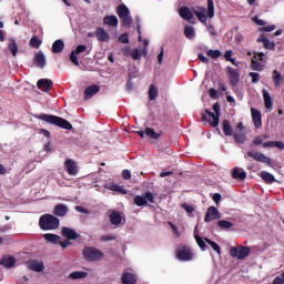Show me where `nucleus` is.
<instances>
[{"instance_id": "19", "label": "nucleus", "mask_w": 284, "mask_h": 284, "mask_svg": "<svg viewBox=\"0 0 284 284\" xmlns=\"http://www.w3.org/2000/svg\"><path fill=\"white\" fill-rule=\"evenodd\" d=\"M104 187L106 190H110L111 192H119L120 194H128V191L123 186H121L114 182L104 184Z\"/></svg>"}, {"instance_id": "41", "label": "nucleus", "mask_w": 284, "mask_h": 284, "mask_svg": "<svg viewBox=\"0 0 284 284\" xmlns=\"http://www.w3.org/2000/svg\"><path fill=\"white\" fill-rule=\"evenodd\" d=\"M217 225L221 230H230L231 227H234V223L225 220L219 221Z\"/></svg>"}, {"instance_id": "16", "label": "nucleus", "mask_w": 284, "mask_h": 284, "mask_svg": "<svg viewBox=\"0 0 284 284\" xmlns=\"http://www.w3.org/2000/svg\"><path fill=\"white\" fill-rule=\"evenodd\" d=\"M28 267L32 272H43L45 270V265L43 262L38 261V260H31L28 262Z\"/></svg>"}, {"instance_id": "59", "label": "nucleus", "mask_w": 284, "mask_h": 284, "mask_svg": "<svg viewBox=\"0 0 284 284\" xmlns=\"http://www.w3.org/2000/svg\"><path fill=\"white\" fill-rule=\"evenodd\" d=\"M75 212H79L80 214H90V211L83 206H75Z\"/></svg>"}, {"instance_id": "37", "label": "nucleus", "mask_w": 284, "mask_h": 284, "mask_svg": "<svg viewBox=\"0 0 284 284\" xmlns=\"http://www.w3.org/2000/svg\"><path fill=\"white\" fill-rule=\"evenodd\" d=\"M263 98L266 110H272V97L267 90H263Z\"/></svg>"}, {"instance_id": "57", "label": "nucleus", "mask_w": 284, "mask_h": 284, "mask_svg": "<svg viewBox=\"0 0 284 284\" xmlns=\"http://www.w3.org/2000/svg\"><path fill=\"white\" fill-rule=\"evenodd\" d=\"M122 178L125 179V181H130V179H132V173L130 172V170H124L122 172Z\"/></svg>"}, {"instance_id": "38", "label": "nucleus", "mask_w": 284, "mask_h": 284, "mask_svg": "<svg viewBox=\"0 0 284 284\" xmlns=\"http://www.w3.org/2000/svg\"><path fill=\"white\" fill-rule=\"evenodd\" d=\"M145 136H148L149 139L156 140V139L161 138V134L158 133L156 131H154V129H152V128H146L145 129Z\"/></svg>"}, {"instance_id": "52", "label": "nucleus", "mask_w": 284, "mask_h": 284, "mask_svg": "<svg viewBox=\"0 0 284 284\" xmlns=\"http://www.w3.org/2000/svg\"><path fill=\"white\" fill-rule=\"evenodd\" d=\"M250 77L252 79V83H258L260 79H261V74L256 73V72H251Z\"/></svg>"}, {"instance_id": "9", "label": "nucleus", "mask_w": 284, "mask_h": 284, "mask_svg": "<svg viewBox=\"0 0 284 284\" xmlns=\"http://www.w3.org/2000/svg\"><path fill=\"white\" fill-rule=\"evenodd\" d=\"M109 219L114 227H121L125 225V215H123L121 212L112 211L109 215Z\"/></svg>"}, {"instance_id": "43", "label": "nucleus", "mask_w": 284, "mask_h": 284, "mask_svg": "<svg viewBox=\"0 0 284 284\" xmlns=\"http://www.w3.org/2000/svg\"><path fill=\"white\" fill-rule=\"evenodd\" d=\"M194 236L199 247H201L202 252H205V250H207V244H205V241H203V237L200 236L199 234H195Z\"/></svg>"}, {"instance_id": "14", "label": "nucleus", "mask_w": 284, "mask_h": 284, "mask_svg": "<svg viewBox=\"0 0 284 284\" xmlns=\"http://www.w3.org/2000/svg\"><path fill=\"white\" fill-rule=\"evenodd\" d=\"M95 37L101 43H108L110 41V33L102 27L95 29Z\"/></svg>"}, {"instance_id": "42", "label": "nucleus", "mask_w": 284, "mask_h": 284, "mask_svg": "<svg viewBox=\"0 0 284 284\" xmlns=\"http://www.w3.org/2000/svg\"><path fill=\"white\" fill-rule=\"evenodd\" d=\"M156 97H159V89L156 87H154V84H152L149 89V99L151 101H154V99H156Z\"/></svg>"}, {"instance_id": "15", "label": "nucleus", "mask_w": 284, "mask_h": 284, "mask_svg": "<svg viewBox=\"0 0 284 284\" xmlns=\"http://www.w3.org/2000/svg\"><path fill=\"white\" fill-rule=\"evenodd\" d=\"M251 114H252V121H253L256 130H261V128H263V121H262V116H261V111L252 108L251 109Z\"/></svg>"}, {"instance_id": "34", "label": "nucleus", "mask_w": 284, "mask_h": 284, "mask_svg": "<svg viewBox=\"0 0 284 284\" xmlns=\"http://www.w3.org/2000/svg\"><path fill=\"white\" fill-rule=\"evenodd\" d=\"M184 36L190 40L196 39V30L192 26H185Z\"/></svg>"}, {"instance_id": "10", "label": "nucleus", "mask_w": 284, "mask_h": 284, "mask_svg": "<svg viewBox=\"0 0 284 284\" xmlns=\"http://www.w3.org/2000/svg\"><path fill=\"white\" fill-rule=\"evenodd\" d=\"M219 219H221V212L219 211V209H216V206H209L206 210L204 222L212 223V221H216Z\"/></svg>"}, {"instance_id": "3", "label": "nucleus", "mask_w": 284, "mask_h": 284, "mask_svg": "<svg viewBox=\"0 0 284 284\" xmlns=\"http://www.w3.org/2000/svg\"><path fill=\"white\" fill-rule=\"evenodd\" d=\"M59 225H61V221L52 214H44L40 216L39 226L40 230H43L44 232L59 230Z\"/></svg>"}, {"instance_id": "18", "label": "nucleus", "mask_w": 284, "mask_h": 284, "mask_svg": "<svg viewBox=\"0 0 284 284\" xmlns=\"http://www.w3.org/2000/svg\"><path fill=\"white\" fill-rule=\"evenodd\" d=\"M62 236H64L69 241H77V239L79 237V233H77V231H74L73 229L63 227L62 229Z\"/></svg>"}, {"instance_id": "40", "label": "nucleus", "mask_w": 284, "mask_h": 284, "mask_svg": "<svg viewBox=\"0 0 284 284\" xmlns=\"http://www.w3.org/2000/svg\"><path fill=\"white\" fill-rule=\"evenodd\" d=\"M223 132L226 136H232V134H233L232 125L230 124V121H227V120L223 121Z\"/></svg>"}, {"instance_id": "8", "label": "nucleus", "mask_w": 284, "mask_h": 284, "mask_svg": "<svg viewBox=\"0 0 284 284\" xmlns=\"http://www.w3.org/2000/svg\"><path fill=\"white\" fill-rule=\"evenodd\" d=\"M149 203H154V194L152 192H146L143 195H136L133 200V203L138 205V207H143V205H148Z\"/></svg>"}, {"instance_id": "4", "label": "nucleus", "mask_w": 284, "mask_h": 284, "mask_svg": "<svg viewBox=\"0 0 284 284\" xmlns=\"http://www.w3.org/2000/svg\"><path fill=\"white\" fill-rule=\"evenodd\" d=\"M213 111L205 110V113L202 114L203 121H206V123H210L212 128H217L219 126V119L221 116V106L219 103L213 105Z\"/></svg>"}, {"instance_id": "60", "label": "nucleus", "mask_w": 284, "mask_h": 284, "mask_svg": "<svg viewBox=\"0 0 284 284\" xmlns=\"http://www.w3.org/2000/svg\"><path fill=\"white\" fill-rule=\"evenodd\" d=\"M197 57L202 63H210V58L205 57L203 53H200Z\"/></svg>"}, {"instance_id": "7", "label": "nucleus", "mask_w": 284, "mask_h": 284, "mask_svg": "<svg viewBox=\"0 0 284 284\" xmlns=\"http://www.w3.org/2000/svg\"><path fill=\"white\" fill-rule=\"evenodd\" d=\"M176 258L178 261L189 262L194 258V253L190 246H182L176 250Z\"/></svg>"}, {"instance_id": "56", "label": "nucleus", "mask_w": 284, "mask_h": 284, "mask_svg": "<svg viewBox=\"0 0 284 284\" xmlns=\"http://www.w3.org/2000/svg\"><path fill=\"white\" fill-rule=\"evenodd\" d=\"M120 43H130V38L128 37V33H123L119 37Z\"/></svg>"}, {"instance_id": "49", "label": "nucleus", "mask_w": 284, "mask_h": 284, "mask_svg": "<svg viewBox=\"0 0 284 284\" xmlns=\"http://www.w3.org/2000/svg\"><path fill=\"white\" fill-rule=\"evenodd\" d=\"M122 20V26L124 28H130V26H132V16H126L124 18H121Z\"/></svg>"}, {"instance_id": "61", "label": "nucleus", "mask_w": 284, "mask_h": 284, "mask_svg": "<svg viewBox=\"0 0 284 284\" xmlns=\"http://www.w3.org/2000/svg\"><path fill=\"white\" fill-rule=\"evenodd\" d=\"M254 145H263V138L257 136L253 140Z\"/></svg>"}, {"instance_id": "21", "label": "nucleus", "mask_w": 284, "mask_h": 284, "mask_svg": "<svg viewBox=\"0 0 284 284\" xmlns=\"http://www.w3.org/2000/svg\"><path fill=\"white\" fill-rule=\"evenodd\" d=\"M45 54H43V52H38L36 53V57H34V64L37 65V68H40V69H43L45 68Z\"/></svg>"}, {"instance_id": "17", "label": "nucleus", "mask_w": 284, "mask_h": 284, "mask_svg": "<svg viewBox=\"0 0 284 284\" xmlns=\"http://www.w3.org/2000/svg\"><path fill=\"white\" fill-rule=\"evenodd\" d=\"M37 85H38L39 90H42V92H50V90H52V85H54V83L50 79H41L38 81Z\"/></svg>"}, {"instance_id": "26", "label": "nucleus", "mask_w": 284, "mask_h": 284, "mask_svg": "<svg viewBox=\"0 0 284 284\" xmlns=\"http://www.w3.org/2000/svg\"><path fill=\"white\" fill-rule=\"evenodd\" d=\"M125 57H132L134 61H139L141 59V53L139 52V49H130V47H126L124 49Z\"/></svg>"}, {"instance_id": "58", "label": "nucleus", "mask_w": 284, "mask_h": 284, "mask_svg": "<svg viewBox=\"0 0 284 284\" xmlns=\"http://www.w3.org/2000/svg\"><path fill=\"white\" fill-rule=\"evenodd\" d=\"M284 283V273L280 276H276L273 281V284H283Z\"/></svg>"}, {"instance_id": "12", "label": "nucleus", "mask_w": 284, "mask_h": 284, "mask_svg": "<svg viewBox=\"0 0 284 284\" xmlns=\"http://www.w3.org/2000/svg\"><path fill=\"white\" fill-rule=\"evenodd\" d=\"M247 156H250L251 159H254V161H258V163H266V165H271L272 160L270 158H267L265 154L260 153V152H248Z\"/></svg>"}, {"instance_id": "54", "label": "nucleus", "mask_w": 284, "mask_h": 284, "mask_svg": "<svg viewBox=\"0 0 284 284\" xmlns=\"http://www.w3.org/2000/svg\"><path fill=\"white\" fill-rule=\"evenodd\" d=\"M116 236L113 234H108V235H103L100 241L105 242V241H115Z\"/></svg>"}, {"instance_id": "64", "label": "nucleus", "mask_w": 284, "mask_h": 284, "mask_svg": "<svg viewBox=\"0 0 284 284\" xmlns=\"http://www.w3.org/2000/svg\"><path fill=\"white\" fill-rule=\"evenodd\" d=\"M18 284H30V283H28V277H27V276H23L22 278H20V280L18 281Z\"/></svg>"}, {"instance_id": "31", "label": "nucleus", "mask_w": 284, "mask_h": 284, "mask_svg": "<svg viewBox=\"0 0 284 284\" xmlns=\"http://www.w3.org/2000/svg\"><path fill=\"white\" fill-rule=\"evenodd\" d=\"M229 79L232 85H236V83H239L240 81L239 71H236L235 69L229 68Z\"/></svg>"}, {"instance_id": "36", "label": "nucleus", "mask_w": 284, "mask_h": 284, "mask_svg": "<svg viewBox=\"0 0 284 284\" xmlns=\"http://www.w3.org/2000/svg\"><path fill=\"white\" fill-rule=\"evenodd\" d=\"M261 179H263V181H265L266 183H275L276 179L274 178V175H272V173L267 172V171H263L261 173Z\"/></svg>"}, {"instance_id": "33", "label": "nucleus", "mask_w": 284, "mask_h": 284, "mask_svg": "<svg viewBox=\"0 0 284 284\" xmlns=\"http://www.w3.org/2000/svg\"><path fill=\"white\" fill-rule=\"evenodd\" d=\"M43 239H45L48 243H52L53 245H58L59 241H61V237L59 235L52 233L43 234Z\"/></svg>"}, {"instance_id": "63", "label": "nucleus", "mask_w": 284, "mask_h": 284, "mask_svg": "<svg viewBox=\"0 0 284 284\" xmlns=\"http://www.w3.org/2000/svg\"><path fill=\"white\" fill-rule=\"evenodd\" d=\"M274 148H277V150H284V143L281 141L274 142Z\"/></svg>"}, {"instance_id": "39", "label": "nucleus", "mask_w": 284, "mask_h": 284, "mask_svg": "<svg viewBox=\"0 0 284 284\" xmlns=\"http://www.w3.org/2000/svg\"><path fill=\"white\" fill-rule=\"evenodd\" d=\"M69 276L73 281H79V278H85L88 276V273L84 271H75V272L71 273Z\"/></svg>"}, {"instance_id": "1", "label": "nucleus", "mask_w": 284, "mask_h": 284, "mask_svg": "<svg viewBox=\"0 0 284 284\" xmlns=\"http://www.w3.org/2000/svg\"><path fill=\"white\" fill-rule=\"evenodd\" d=\"M36 119H39L40 121H44L45 123H50L51 125H57L58 128H62L63 130H72V123L57 115H49L45 113H41L39 115H36Z\"/></svg>"}, {"instance_id": "45", "label": "nucleus", "mask_w": 284, "mask_h": 284, "mask_svg": "<svg viewBox=\"0 0 284 284\" xmlns=\"http://www.w3.org/2000/svg\"><path fill=\"white\" fill-rule=\"evenodd\" d=\"M205 243H207L212 250H214V252H216V254H221V246H219V244H216V242L210 240V239H205Z\"/></svg>"}, {"instance_id": "46", "label": "nucleus", "mask_w": 284, "mask_h": 284, "mask_svg": "<svg viewBox=\"0 0 284 284\" xmlns=\"http://www.w3.org/2000/svg\"><path fill=\"white\" fill-rule=\"evenodd\" d=\"M41 43H42L41 39H39V37L37 36H33L30 40V45L36 49L41 48Z\"/></svg>"}, {"instance_id": "27", "label": "nucleus", "mask_w": 284, "mask_h": 284, "mask_svg": "<svg viewBox=\"0 0 284 284\" xmlns=\"http://www.w3.org/2000/svg\"><path fill=\"white\" fill-rule=\"evenodd\" d=\"M68 212H69V209L65 204H58L53 210V214L55 216H65Z\"/></svg>"}, {"instance_id": "30", "label": "nucleus", "mask_w": 284, "mask_h": 284, "mask_svg": "<svg viewBox=\"0 0 284 284\" xmlns=\"http://www.w3.org/2000/svg\"><path fill=\"white\" fill-rule=\"evenodd\" d=\"M232 176H233V179H240V181H243V180L247 179V173L245 172V170H243L241 168H235V169H233Z\"/></svg>"}, {"instance_id": "5", "label": "nucleus", "mask_w": 284, "mask_h": 284, "mask_svg": "<svg viewBox=\"0 0 284 284\" xmlns=\"http://www.w3.org/2000/svg\"><path fill=\"white\" fill-rule=\"evenodd\" d=\"M82 254L85 261L91 263L94 261H101L103 258V252L92 246H85L82 251Z\"/></svg>"}, {"instance_id": "11", "label": "nucleus", "mask_w": 284, "mask_h": 284, "mask_svg": "<svg viewBox=\"0 0 284 284\" xmlns=\"http://www.w3.org/2000/svg\"><path fill=\"white\" fill-rule=\"evenodd\" d=\"M64 168L70 176H77V174H79V168L77 166V162H74V160L72 159H68L64 162Z\"/></svg>"}, {"instance_id": "29", "label": "nucleus", "mask_w": 284, "mask_h": 284, "mask_svg": "<svg viewBox=\"0 0 284 284\" xmlns=\"http://www.w3.org/2000/svg\"><path fill=\"white\" fill-rule=\"evenodd\" d=\"M103 23L110 26V28H116L119 26V18L116 16H106L103 19Z\"/></svg>"}, {"instance_id": "53", "label": "nucleus", "mask_w": 284, "mask_h": 284, "mask_svg": "<svg viewBox=\"0 0 284 284\" xmlns=\"http://www.w3.org/2000/svg\"><path fill=\"white\" fill-rule=\"evenodd\" d=\"M264 48H266V50H274V42H271L270 39L266 38V40L263 43Z\"/></svg>"}, {"instance_id": "51", "label": "nucleus", "mask_w": 284, "mask_h": 284, "mask_svg": "<svg viewBox=\"0 0 284 284\" xmlns=\"http://www.w3.org/2000/svg\"><path fill=\"white\" fill-rule=\"evenodd\" d=\"M204 26H205L207 32H209L212 37L216 36V31H215V29H214V26H212V24H210V23H207V22L204 23Z\"/></svg>"}, {"instance_id": "48", "label": "nucleus", "mask_w": 284, "mask_h": 284, "mask_svg": "<svg viewBox=\"0 0 284 284\" xmlns=\"http://www.w3.org/2000/svg\"><path fill=\"white\" fill-rule=\"evenodd\" d=\"M234 140L236 141V143H245V133L241 131L239 133H235Z\"/></svg>"}, {"instance_id": "44", "label": "nucleus", "mask_w": 284, "mask_h": 284, "mask_svg": "<svg viewBox=\"0 0 284 284\" xmlns=\"http://www.w3.org/2000/svg\"><path fill=\"white\" fill-rule=\"evenodd\" d=\"M273 81L274 84L276 85V88H278V85H281V81H283V75H281V72L274 70L273 71Z\"/></svg>"}, {"instance_id": "24", "label": "nucleus", "mask_w": 284, "mask_h": 284, "mask_svg": "<svg viewBox=\"0 0 284 284\" xmlns=\"http://www.w3.org/2000/svg\"><path fill=\"white\" fill-rule=\"evenodd\" d=\"M65 48V42L63 40H55L52 44L53 54H61Z\"/></svg>"}, {"instance_id": "25", "label": "nucleus", "mask_w": 284, "mask_h": 284, "mask_svg": "<svg viewBox=\"0 0 284 284\" xmlns=\"http://www.w3.org/2000/svg\"><path fill=\"white\" fill-rule=\"evenodd\" d=\"M122 283L123 284L136 283V275H134V273H130V272L125 271L122 275Z\"/></svg>"}, {"instance_id": "55", "label": "nucleus", "mask_w": 284, "mask_h": 284, "mask_svg": "<svg viewBox=\"0 0 284 284\" xmlns=\"http://www.w3.org/2000/svg\"><path fill=\"white\" fill-rule=\"evenodd\" d=\"M274 30H276V26H274V24L261 28L262 32H274Z\"/></svg>"}, {"instance_id": "13", "label": "nucleus", "mask_w": 284, "mask_h": 284, "mask_svg": "<svg viewBox=\"0 0 284 284\" xmlns=\"http://www.w3.org/2000/svg\"><path fill=\"white\" fill-rule=\"evenodd\" d=\"M88 50V47L83 44H79L74 51L71 52L70 54V61L73 62V65H79V58L77 54H83Z\"/></svg>"}, {"instance_id": "47", "label": "nucleus", "mask_w": 284, "mask_h": 284, "mask_svg": "<svg viewBox=\"0 0 284 284\" xmlns=\"http://www.w3.org/2000/svg\"><path fill=\"white\" fill-rule=\"evenodd\" d=\"M207 57H210L211 59H219V57H222V52L221 50L216 49V50H212L210 49L207 52H206Z\"/></svg>"}, {"instance_id": "23", "label": "nucleus", "mask_w": 284, "mask_h": 284, "mask_svg": "<svg viewBox=\"0 0 284 284\" xmlns=\"http://www.w3.org/2000/svg\"><path fill=\"white\" fill-rule=\"evenodd\" d=\"M8 49L10 50L12 57H17V54H19V44H17V40H14V38L8 39Z\"/></svg>"}, {"instance_id": "35", "label": "nucleus", "mask_w": 284, "mask_h": 284, "mask_svg": "<svg viewBox=\"0 0 284 284\" xmlns=\"http://www.w3.org/2000/svg\"><path fill=\"white\" fill-rule=\"evenodd\" d=\"M118 17H120V19H123L125 17H130V9L128 8V6L120 4L118 7Z\"/></svg>"}, {"instance_id": "22", "label": "nucleus", "mask_w": 284, "mask_h": 284, "mask_svg": "<svg viewBox=\"0 0 284 284\" xmlns=\"http://www.w3.org/2000/svg\"><path fill=\"white\" fill-rule=\"evenodd\" d=\"M1 265L7 270H12V266L17 265V260L13 256L7 255L1 260Z\"/></svg>"}, {"instance_id": "62", "label": "nucleus", "mask_w": 284, "mask_h": 284, "mask_svg": "<svg viewBox=\"0 0 284 284\" xmlns=\"http://www.w3.org/2000/svg\"><path fill=\"white\" fill-rule=\"evenodd\" d=\"M226 61H232V50H227L224 54Z\"/></svg>"}, {"instance_id": "28", "label": "nucleus", "mask_w": 284, "mask_h": 284, "mask_svg": "<svg viewBox=\"0 0 284 284\" xmlns=\"http://www.w3.org/2000/svg\"><path fill=\"white\" fill-rule=\"evenodd\" d=\"M101 89L99 88V85L97 84H93L89 88L85 89L84 91V98L85 99H92L94 97V94H98V92L100 91Z\"/></svg>"}, {"instance_id": "32", "label": "nucleus", "mask_w": 284, "mask_h": 284, "mask_svg": "<svg viewBox=\"0 0 284 284\" xmlns=\"http://www.w3.org/2000/svg\"><path fill=\"white\" fill-rule=\"evenodd\" d=\"M257 59H258V57H254L252 59L251 68H252V70H255L256 72H263V70L265 69V64L260 62Z\"/></svg>"}, {"instance_id": "6", "label": "nucleus", "mask_w": 284, "mask_h": 284, "mask_svg": "<svg viewBox=\"0 0 284 284\" xmlns=\"http://www.w3.org/2000/svg\"><path fill=\"white\" fill-rule=\"evenodd\" d=\"M250 252H252L250 246H233L230 248L231 256L233 258H237V261H243V258H247V256H250Z\"/></svg>"}, {"instance_id": "20", "label": "nucleus", "mask_w": 284, "mask_h": 284, "mask_svg": "<svg viewBox=\"0 0 284 284\" xmlns=\"http://www.w3.org/2000/svg\"><path fill=\"white\" fill-rule=\"evenodd\" d=\"M179 14L185 21H192V19H194V11L190 10L187 7H182L179 11Z\"/></svg>"}, {"instance_id": "2", "label": "nucleus", "mask_w": 284, "mask_h": 284, "mask_svg": "<svg viewBox=\"0 0 284 284\" xmlns=\"http://www.w3.org/2000/svg\"><path fill=\"white\" fill-rule=\"evenodd\" d=\"M193 13L201 23H207V17L214 19V0H207V9L203 7L193 8Z\"/></svg>"}, {"instance_id": "50", "label": "nucleus", "mask_w": 284, "mask_h": 284, "mask_svg": "<svg viewBox=\"0 0 284 284\" xmlns=\"http://www.w3.org/2000/svg\"><path fill=\"white\" fill-rule=\"evenodd\" d=\"M182 207H183V210H185L187 216H192V213L194 212V206H192L187 203H184V204H182Z\"/></svg>"}]
</instances>
